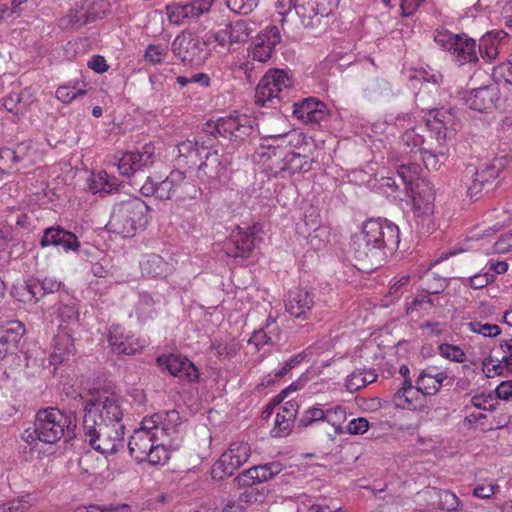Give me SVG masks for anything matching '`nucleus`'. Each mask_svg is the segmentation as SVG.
Masks as SVG:
<instances>
[{
	"label": "nucleus",
	"instance_id": "f257e3e1",
	"mask_svg": "<svg viewBox=\"0 0 512 512\" xmlns=\"http://www.w3.org/2000/svg\"><path fill=\"white\" fill-rule=\"evenodd\" d=\"M400 243L396 224L387 219L367 220L362 231L352 237L351 248L360 269L373 270L393 255Z\"/></svg>",
	"mask_w": 512,
	"mask_h": 512
},
{
	"label": "nucleus",
	"instance_id": "f03ea898",
	"mask_svg": "<svg viewBox=\"0 0 512 512\" xmlns=\"http://www.w3.org/2000/svg\"><path fill=\"white\" fill-rule=\"evenodd\" d=\"M148 205L134 197L114 205L107 223L109 232L122 237H133L148 224Z\"/></svg>",
	"mask_w": 512,
	"mask_h": 512
},
{
	"label": "nucleus",
	"instance_id": "7ed1b4c3",
	"mask_svg": "<svg viewBox=\"0 0 512 512\" xmlns=\"http://www.w3.org/2000/svg\"><path fill=\"white\" fill-rule=\"evenodd\" d=\"M40 441L55 444L60 439L69 443L76 436V418L55 407H48L36 413Z\"/></svg>",
	"mask_w": 512,
	"mask_h": 512
},
{
	"label": "nucleus",
	"instance_id": "20e7f679",
	"mask_svg": "<svg viewBox=\"0 0 512 512\" xmlns=\"http://www.w3.org/2000/svg\"><path fill=\"white\" fill-rule=\"evenodd\" d=\"M203 132L213 137H223L231 142H241L253 132V120L247 115H230L219 118L216 122L208 121Z\"/></svg>",
	"mask_w": 512,
	"mask_h": 512
},
{
	"label": "nucleus",
	"instance_id": "39448f33",
	"mask_svg": "<svg viewBox=\"0 0 512 512\" xmlns=\"http://www.w3.org/2000/svg\"><path fill=\"white\" fill-rule=\"evenodd\" d=\"M94 404L93 407L97 411V417L107 427L111 425L114 428V439H123V425L121 420L123 418V410L120 405L119 398L114 394H109L106 391L92 394L84 401V405Z\"/></svg>",
	"mask_w": 512,
	"mask_h": 512
},
{
	"label": "nucleus",
	"instance_id": "423d86ee",
	"mask_svg": "<svg viewBox=\"0 0 512 512\" xmlns=\"http://www.w3.org/2000/svg\"><path fill=\"white\" fill-rule=\"evenodd\" d=\"M292 85L287 73L283 70H273L267 72L255 89V103L259 106L270 104L276 107L285 97L284 92Z\"/></svg>",
	"mask_w": 512,
	"mask_h": 512
},
{
	"label": "nucleus",
	"instance_id": "0eeeda50",
	"mask_svg": "<svg viewBox=\"0 0 512 512\" xmlns=\"http://www.w3.org/2000/svg\"><path fill=\"white\" fill-rule=\"evenodd\" d=\"M94 404L84 405V417L82 427V437L85 443L91 446V448H101V443H98L102 438L113 440L111 448H117V443L108 432V427L101 421L97 422V411L93 407Z\"/></svg>",
	"mask_w": 512,
	"mask_h": 512
},
{
	"label": "nucleus",
	"instance_id": "6e6552de",
	"mask_svg": "<svg viewBox=\"0 0 512 512\" xmlns=\"http://www.w3.org/2000/svg\"><path fill=\"white\" fill-rule=\"evenodd\" d=\"M256 232V225L248 226L245 229L237 227L224 242L223 250L230 257H249L255 246Z\"/></svg>",
	"mask_w": 512,
	"mask_h": 512
},
{
	"label": "nucleus",
	"instance_id": "1a4fd4ad",
	"mask_svg": "<svg viewBox=\"0 0 512 512\" xmlns=\"http://www.w3.org/2000/svg\"><path fill=\"white\" fill-rule=\"evenodd\" d=\"M301 137L302 134L296 131L266 136L261 145L263 151L259 154L262 158L267 157V160L271 161L268 166L273 169L275 163L286 153L284 148L293 146L295 142L299 143Z\"/></svg>",
	"mask_w": 512,
	"mask_h": 512
},
{
	"label": "nucleus",
	"instance_id": "9d476101",
	"mask_svg": "<svg viewBox=\"0 0 512 512\" xmlns=\"http://www.w3.org/2000/svg\"><path fill=\"white\" fill-rule=\"evenodd\" d=\"M172 51L182 61L197 65L208 56L206 42L198 37L177 36L172 43Z\"/></svg>",
	"mask_w": 512,
	"mask_h": 512
},
{
	"label": "nucleus",
	"instance_id": "9b49d317",
	"mask_svg": "<svg viewBox=\"0 0 512 512\" xmlns=\"http://www.w3.org/2000/svg\"><path fill=\"white\" fill-rule=\"evenodd\" d=\"M108 342L111 349L118 354L132 355L144 348L148 341L127 332L120 325H113L108 332Z\"/></svg>",
	"mask_w": 512,
	"mask_h": 512
},
{
	"label": "nucleus",
	"instance_id": "f8f14e48",
	"mask_svg": "<svg viewBox=\"0 0 512 512\" xmlns=\"http://www.w3.org/2000/svg\"><path fill=\"white\" fill-rule=\"evenodd\" d=\"M506 166L504 158H495L489 163L481 165L474 173L472 184L467 193L471 198L478 199L479 194L486 185L491 184L504 170Z\"/></svg>",
	"mask_w": 512,
	"mask_h": 512
},
{
	"label": "nucleus",
	"instance_id": "ddd939ff",
	"mask_svg": "<svg viewBox=\"0 0 512 512\" xmlns=\"http://www.w3.org/2000/svg\"><path fill=\"white\" fill-rule=\"evenodd\" d=\"M466 105L475 111L489 112L497 106L500 91L497 85L491 84L472 89L464 96Z\"/></svg>",
	"mask_w": 512,
	"mask_h": 512
},
{
	"label": "nucleus",
	"instance_id": "4468645a",
	"mask_svg": "<svg viewBox=\"0 0 512 512\" xmlns=\"http://www.w3.org/2000/svg\"><path fill=\"white\" fill-rule=\"evenodd\" d=\"M249 458L248 450H224L212 466L211 475L216 480H223L233 475Z\"/></svg>",
	"mask_w": 512,
	"mask_h": 512
},
{
	"label": "nucleus",
	"instance_id": "2eb2a0df",
	"mask_svg": "<svg viewBox=\"0 0 512 512\" xmlns=\"http://www.w3.org/2000/svg\"><path fill=\"white\" fill-rule=\"evenodd\" d=\"M281 42V34L277 26H268L254 40L252 58L266 62L271 58L274 48Z\"/></svg>",
	"mask_w": 512,
	"mask_h": 512
},
{
	"label": "nucleus",
	"instance_id": "dca6fc26",
	"mask_svg": "<svg viewBox=\"0 0 512 512\" xmlns=\"http://www.w3.org/2000/svg\"><path fill=\"white\" fill-rule=\"evenodd\" d=\"M313 291L297 288L289 291L285 299L286 311L295 318H306L315 304Z\"/></svg>",
	"mask_w": 512,
	"mask_h": 512
},
{
	"label": "nucleus",
	"instance_id": "f3484780",
	"mask_svg": "<svg viewBox=\"0 0 512 512\" xmlns=\"http://www.w3.org/2000/svg\"><path fill=\"white\" fill-rule=\"evenodd\" d=\"M221 25H225V28L215 34V40L222 46L228 45L231 48L234 45L244 43L251 33L249 23L245 20H237L229 24L220 21L219 26Z\"/></svg>",
	"mask_w": 512,
	"mask_h": 512
},
{
	"label": "nucleus",
	"instance_id": "a211bd4d",
	"mask_svg": "<svg viewBox=\"0 0 512 512\" xmlns=\"http://www.w3.org/2000/svg\"><path fill=\"white\" fill-rule=\"evenodd\" d=\"M283 469V465L279 462H270L251 467L236 477V481L240 486L249 487L257 483L270 480L279 474Z\"/></svg>",
	"mask_w": 512,
	"mask_h": 512
},
{
	"label": "nucleus",
	"instance_id": "6ab92c4d",
	"mask_svg": "<svg viewBox=\"0 0 512 512\" xmlns=\"http://www.w3.org/2000/svg\"><path fill=\"white\" fill-rule=\"evenodd\" d=\"M163 365L172 376L179 378L181 381L194 382L199 378L198 368L184 356L177 354H170L165 358L162 356Z\"/></svg>",
	"mask_w": 512,
	"mask_h": 512
},
{
	"label": "nucleus",
	"instance_id": "aec40b11",
	"mask_svg": "<svg viewBox=\"0 0 512 512\" xmlns=\"http://www.w3.org/2000/svg\"><path fill=\"white\" fill-rule=\"evenodd\" d=\"M25 331L24 324L18 320L0 326V359L17 351Z\"/></svg>",
	"mask_w": 512,
	"mask_h": 512
},
{
	"label": "nucleus",
	"instance_id": "412c9836",
	"mask_svg": "<svg viewBox=\"0 0 512 512\" xmlns=\"http://www.w3.org/2000/svg\"><path fill=\"white\" fill-rule=\"evenodd\" d=\"M159 420L160 417L158 415L144 418L140 428L134 430L128 442V448H134L133 445L142 446L143 448H160L156 444Z\"/></svg>",
	"mask_w": 512,
	"mask_h": 512
},
{
	"label": "nucleus",
	"instance_id": "4be33fe9",
	"mask_svg": "<svg viewBox=\"0 0 512 512\" xmlns=\"http://www.w3.org/2000/svg\"><path fill=\"white\" fill-rule=\"evenodd\" d=\"M119 173L123 176H131L136 171L152 162V152L149 146H145L143 152H126L121 157H115Z\"/></svg>",
	"mask_w": 512,
	"mask_h": 512
},
{
	"label": "nucleus",
	"instance_id": "5701e85b",
	"mask_svg": "<svg viewBox=\"0 0 512 512\" xmlns=\"http://www.w3.org/2000/svg\"><path fill=\"white\" fill-rule=\"evenodd\" d=\"M293 115L305 123L318 124L327 116L326 105L315 98L293 104Z\"/></svg>",
	"mask_w": 512,
	"mask_h": 512
},
{
	"label": "nucleus",
	"instance_id": "b1692460",
	"mask_svg": "<svg viewBox=\"0 0 512 512\" xmlns=\"http://www.w3.org/2000/svg\"><path fill=\"white\" fill-rule=\"evenodd\" d=\"M410 189L414 209L421 214H431L435 200L433 184L429 180L421 178Z\"/></svg>",
	"mask_w": 512,
	"mask_h": 512
},
{
	"label": "nucleus",
	"instance_id": "393cba45",
	"mask_svg": "<svg viewBox=\"0 0 512 512\" xmlns=\"http://www.w3.org/2000/svg\"><path fill=\"white\" fill-rule=\"evenodd\" d=\"M299 404L294 400L285 402L276 414L272 433L275 437H286L290 434L296 421Z\"/></svg>",
	"mask_w": 512,
	"mask_h": 512
},
{
	"label": "nucleus",
	"instance_id": "a878e982",
	"mask_svg": "<svg viewBox=\"0 0 512 512\" xmlns=\"http://www.w3.org/2000/svg\"><path fill=\"white\" fill-rule=\"evenodd\" d=\"M39 158L37 144L32 141H26L16 145L14 149L4 148L0 150V159L11 160L13 163L29 164Z\"/></svg>",
	"mask_w": 512,
	"mask_h": 512
},
{
	"label": "nucleus",
	"instance_id": "bb28decb",
	"mask_svg": "<svg viewBox=\"0 0 512 512\" xmlns=\"http://www.w3.org/2000/svg\"><path fill=\"white\" fill-rule=\"evenodd\" d=\"M446 379L447 374L445 372L438 373L435 367H427L418 375L416 387L423 396H433L438 393Z\"/></svg>",
	"mask_w": 512,
	"mask_h": 512
},
{
	"label": "nucleus",
	"instance_id": "cd10ccee",
	"mask_svg": "<svg viewBox=\"0 0 512 512\" xmlns=\"http://www.w3.org/2000/svg\"><path fill=\"white\" fill-rule=\"evenodd\" d=\"M75 351L74 342L66 328L60 327L53 340V352L50 356V364L57 366L63 363Z\"/></svg>",
	"mask_w": 512,
	"mask_h": 512
},
{
	"label": "nucleus",
	"instance_id": "c85d7f7f",
	"mask_svg": "<svg viewBox=\"0 0 512 512\" xmlns=\"http://www.w3.org/2000/svg\"><path fill=\"white\" fill-rule=\"evenodd\" d=\"M275 174L288 172L293 175L295 173H306L311 170V162L305 156L295 152H286L279 161L275 163Z\"/></svg>",
	"mask_w": 512,
	"mask_h": 512
},
{
	"label": "nucleus",
	"instance_id": "c756f323",
	"mask_svg": "<svg viewBox=\"0 0 512 512\" xmlns=\"http://www.w3.org/2000/svg\"><path fill=\"white\" fill-rule=\"evenodd\" d=\"M226 171L222 164L221 156L217 151H209L205 155V160L198 167L197 176L201 180H216L221 178Z\"/></svg>",
	"mask_w": 512,
	"mask_h": 512
},
{
	"label": "nucleus",
	"instance_id": "7c9ffc66",
	"mask_svg": "<svg viewBox=\"0 0 512 512\" xmlns=\"http://www.w3.org/2000/svg\"><path fill=\"white\" fill-rule=\"evenodd\" d=\"M459 65L473 63L478 60L476 41L466 35H459L451 50Z\"/></svg>",
	"mask_w": 512,
	"mask_h": 512
},
{
	"label": "nucleus",
	"instance_id": "2f4dec72",
	"mask_svg": "<svg viewBox=\"0 0 512 512\" xmlns=\"http://www.w3.org/2000/svg\"><path fill=\"white\" fill-rule=\"evenodd\" d=\"M212 146L213 142L210 138L205 139L204 136H199L194 141L185 140L179 143L173 149V152L177 151L179 160H187L193 156H200L203 150L210 149Z\"/></svg>",
	"mask_w": 512,
	"mask_h": 512
},
{
	"label": "nucleus",
	"instance_id": "473e14b6",
	"mask_svg": "<svg viewBox=\"0 0 512 512\" xmlns=\"http://www.w3.org/2000/svg\"><path fill=\"white\" fill-rule=\"evenodd\" d=\"M376 379L377 374L371 369H355L347 376L345 386L353 393L375 382Z\"/></svg>",
	"mask_w": 512,
	"mask_h": 512
},
{
	"label": "nucleus",
	"instance_id": "72a5a7b5",
	"mask_svg": "<svg viewBox=\"0 0 512 512\" xmlns=\"http://www.w3.org/2000/svg\"><path fill=\"white\" fill-rule=\"evenodd\" d=\"M416 386L412 385V381L403 383L402 387L394 394V402L400 408H415L416 403L419 401V395Z\"/></svg>",
	"mask_w": 512,
	"mask_h": 512
},
{
	"label": "nucleus",
	"instance_id": "f704fd0d",
	"mask_svg": "<svg viewBox=\"0 0 512 512\" xmlns=\"http://www.w3.org/2000/svg\"><path fill=\"white\" fill-rule=\"evenodd\" d=\"M440 90L438 87L430 89L428 85H422L419 92L416 94V103L422 111H427L429 114L437 105L439 101Z\"/></svg>",
	"mask_w": 512,
	"mask_h": 512
},
{
	"label": "nucleus",
	"instance_id": "c9c22d12",
	"mask_svg": "<svg viewBox=\"0 0 512 512\" xmlns=\"http://www.w3.org/2000/svg\"><path fill=\"white\" fill-rule=\"evenodd\" d=\"M82 8L83 0L70 9L69 12L60 20L61 26L63 28H79L90 23V19L86 17L88 15L85 10H82Z\"/></svg>",
	"mask_w": 512,
	"mask_h": 512
},
{
	"label": "nucleus",
	"instance_id": "e433bc0d",
	"mask_svg": "<svg viewBox=\"0 0 512 512\" xmlns=\"http://www.w3.org/2000/svg\"><path fill=\"white\" fill-rule=\"evenodd\" d=\"M117 186V179L114 176H110L105 171H100L92 175L90 190L93 194L110 193Z\"/></svg>",
	"mask_w": 512,
	"mask_h": 512
},
{
	"label": "nucleus",
	"instance_id": "4c0bfd02",
	"mask_svg": "<svg viewBox=\"0 0 512 512\" xmlns=\"http://www.w3.org/2000/svg\"><path fill=\"white\" fill-rule=\"evenodd\" d=\"M441 489L427 487L416 494V503L419 511H431L438 509Z\"/></svg>",
	"mask_w": 512,
	"mask_h": 512
},
{
	"label": "nucleus",
	"instance_id": "58836bf2",
	"mask_svg": "<svg viewBox=\"0 0 512 512\" xmlns=\"http://www.w3.org/2000/svg\"><path fill=\"white\" fill-rule=\"evenodd\" d=\"M166 14L168 21L174 25L183 24L186 19L197 18L188 3L167 5Z\"/></svg>",
	"mask_w": 512,
	"mask_h": 512
},
{
	"label": "nucleus",
	"instance_id": "ea45409f",
	"mask_svg": "<svg viewBox=\"0 0 512 512\" xmlns=\"http://www.w3.org/2000/svg\"><path fill=\"white\" fill-rule=\"evenodd\" d=\"M346 410L342 406H335L325 410V421L333 428L335 434L341 435L346 432L344 423L346 422Z\"/></svg>",
	"mask_w": 512,
	"mask_h": 512
},
{
	"label": "nucleus",
	"instance_id": "a19ab883",
	"mask_svg": "<svg viewBox=\"0 0 512 512\" xmlns=\"http://www.w3.org/2000/svg\"><path fill=\"white\" fill-rule=\"evenodd\" d=\"M312 232L306 233V237L308 239L309 244L311 247L315 250H320L322 247H324L329 231L327 227L321 225L320 221H314L312 227Z\"/></svg>",
	"mask_w": 512,
	"mask_h": 512
},
{
	"label": "nucleus",
	"instance_id": "79ce46f5",
	"mask_svg": "<svg viewBox=\"0 0 512 512\" xmlns=\"http://www.w3.org/2000/svg\"><path fill=\"white\" fill-rule=\"evenodd\" d=\"M84 93L85 90L80 87L79 82L68 83L60 86L56 90V98L64 104H69Z\"/></svg>",
	"mask_w": 512,
	"mask_h": 512
},
{
	"label": "nucleus",
	"instance_id": "37998d69",
	"mask_svg": "<svg viewBox=\"0 0 512 512\" xmlns=\"http://www.w3.org/2000/svg\"><path fill=\"white\" fill-rule=\"evenodd\" d=\"M108 3L105 0H83V8L91 22L104 16L108 9Z\"/></svg>",
	"mask_w": 512,
	"mask_h": 512
},
{
	"label": "nucleus",
	"instance_id": "c03bdc74",
	"mask_svg": "<svg viewBox=\"0 0 512 512\" xmlns=\"http://www.w3.org/2000/svg\"><path fill=\"white\" fill-rule=\"evenodd\" d=\"M420 169L421 167L417 163L402 164L398 167L397 173L404 184L411 188L417 180L421 179L418 178Z\"/></svg>",
	"mask_w": 512,
	"mask_h": 512
},
{
	"label": "nucleus",
	"instance_id": "a18cd8bd",
	"mask_svg": "<svg viewBox=\"0 0 512 512\" xmlns=\"http://www.w3.org/2000/svg\"><path fill=\"white\" fill-rule=\"evenodd\" d=\"M466 326L471 332L480 334L484 337H496L501 333V328L496 324L470 321Z\"/></svg>",
	"mask_w": 512,
	"mask_h": 512
},
{
	"label": "nucleus",
	"instance_id": "49530a36",
	"mask_svg": "<svg viewBox=\"0 0 512 512\" xmlns=\"http://www.w3.org/2000/svg\"><path fill=\"white\" fill-rule=\"evenodd\" d=\"M140 268L143 276L156 277L159 274L160 256L156 254L144 256L140 262Z\"/></svg>",
	"mask_w": 512,
	"mask_h": 512
},
{
	"label": "nucleus",
	"instance_id": "de8ad7c7",
	"mask_svg": "<svg viewBox=\"0 0 512 512\" xmlns=\"http://www.w3.org/2000/svg\"><path fill=\"white\" fill-rule=\"evenodd\" d=\"M402 142L405 146L410 148V151L415 149L422 151V145L424 144V137L422 134L417 132L415 127H411L406 129L404 134L402 135Z\"/></svg>",
	"mask_w": 512,
	"mask_h": 512
},
{
	"label": "nucleus",
	"instance_id": "09e8293b",
	"mask_svg": "<svg viewBox=\"0 0 512 512\" xmlns=\"http://www.w3.org/2000/svg\"><path fill=\"white\" fill-rule=\"evenodd\" d=\"M459 505L460 501L454 493L448 490L440 491L438 509L446 510L447 512H455L458 510Z\"/></svg>",
	"mask_w": 512,
	"mask_h": 512
},
{
	"label": "nucleus",
	"instance_id": "8fccbe9b",
	"mask_svg": "<svg viewBox=\"0 0 512 512\" xmlns=\"http://www.w3.org/2000/svg\"><path fill=\"white\" fill-rule=\"evenodd\" d=\"M63 232V228L60 226H52L48 227L44 230L43 236L40 240V246L42 248L49 247V246H58L61 235Z\"/></svg>",
	"mask_w": 512,
	"mask_h": 512
},
{
	"label": "nucleus",
	"instance_id": "3c124183",
	"mask_svg": "<svg viewBox=\"0 0 512 512\" xmlns=\"http://www.w3.org/2000/svg\"><path fill=\"white\" fill-rule=\"evenodd\" d=\"M258 2L259 0H226V5L234 13L247 15L254 10Z\"/></svg>",
	"mask_w": 512,
	"mask_h": 512
},
{
	"label": "nucleus",
	"instance_id": "603ef678",
	"mask_svg": "<svg viewBox=\"0 0 512 512\" xmlns=\"http://www.w3.org/2000/svg\"><path fill=\"white\" fill-rule=\"evenodd\" d=\"M318 421H325V410L318 407H311L299 418L298 425L307 427Z\"/></svg>",
	"mask_w": 512,
	"mask_h": 512
},
{
	"label": "nucleus",
	"instance_id": "864d4df0",
	"mask_svg": "<svg viewBox=\"0 0 512 512\" xmlns=\"http://www.w3.org/2000/svg\"><path fill=\"white\" fill-rule=\"evenodd\" d=\"M439 354L454 362L461 363L465 360L464 351L459 346L448 343H443L439 346Z\"/></svg>",
	"mask_w": 512,
	"mask_h": 512
},
{
	"label": "nucleus",
	"instance_id": "5fc2aeb1",
	"mask_svg": "<svg viewBox=\"0 0 512 512\" xmlns=\"http://www.w3.org/2000/svg\"><path fill=\"white\" fill-rule=\"evenodd\" d=\"M130 506L127 504H118L110 506H100L91 504L88 506H78L74 512H129Z\"/></svg>",
	"mask_w": 512,
	"mask_h": 512
},
{
	"label": "nucleus",
	"instance_id": "6e6d98bb",
	"mask_svg": "<svg viewBox=\"0 0 512 512\" xmlns=\"http://www.w3.org/2000/svg\"><path fill=\"white\" fill-rule=\"evenodd\" d=\"M32 506L30 495L9 501L4 508V512H29Z\"/></svg>",
	"mask_w": 512,
	"mask_h": 512
},
{
	"label": "nucleus",
	"instance_id": "4d7b16f0",
	"mask_svg": "<svg viewBox=\"0 0 512 512\" xmlns=\"http://www.w3.org/2000/svg\"><path fill=\"white\" fill-rule=\"evenodd\" d=\"M176 82L182 87L187 84H199L201 87H208L210 77L206 73H195L190 76H177Z\"/></svg>",
	"mask_w": 512,
	"mask_h": 512
},
{
	"label": "nucleus",
	"instance_id": "13d9d810",
	"mask_svg": "<svg viewBox=\"0 0 512 512\" xmlns=\"http://www.w3.org/2000/svg\"><path fill=\"white\" fill-rule=\"evenodd\" d=\"M58 317L62 323H74L78 320V310L74 303L63 304L58 308Z\"/></svg>",
	"mask_w": 512,
	"mask_h": 512
},
{
	"label": "nucleus",
	"instance_id": "bf43d9fd",
	"mask_svg": "<svg viewBox=\"0 0 512 512\" xmlns=\"http://www.w3.org/2000/svg\"><path fill=\"white\" fill-rule=\"evenodd\" d=\"M27 0H0L3 6L0 9V19H5L11 14L19 13L22 10V5Z\"/></svg>",
	"mask_w": 512,
	"mask_h": 512
},
{
	"label": "nucleus",
	"instance_id": "052dcab7",
	"mask_svg": "<svg viewBox=\"0 0 512 512\" xmlns=\"http://www.w3.org/2000/svg\"><path fill=\"white\" fill-rule=\"evenodd\" d=\"M61 240L58 246H61L65 251H74L77 252L80 248V242L77 236L65 229H63Z\"/></svg>",
	"mask_w": 512,
	"mask_h": 512
},
{
	"label": "nucleus",
	"instance_id": "680f3d73",
	"mask_svg": "<svg viewBox=\"0 0 512 512\" xmlns=\"http://www.w3.org/2000/svg\"><path fill=\"white\" fill-rule=\"evenodd\" d=\"M249 343L255 344L257 349H260V347L264 345H273L275 344V337L267 334L265 332V329L260 328L259 330H256L253 332L249 339Z\"/></svg>",
	"mask_w": 512,
	"mask_h": 512
},
{
	"label": "nucleus",
	"instance_id": "e2e57ef3",
	"mask_svg": "<svg viewBox=\"0 0 512 512\" xmlns=\"http://www.w3.org/2000/svg\"><path fill=\"white\" fill-rule=\"evenodd\" d=\"M494 280L495 274L490 273L489 271L481 274H476L472 277H469L468 279L469 285L473 289H482L486 287L488 284L494 282Z\"/></svg>",
	"mask_w": 512,
	"mask_h": 512
},
{
	"label": "nucleus",
	"instance_id": "0e129e2a",
	"mask_svg": "<svg viewBox=\"0 0 512 512\" xmlns=\"http://www.w3.org/2000/svg\"><path fill=\"white\" fill-rule=\"evenodd\" d=\"M458 36L459 34H453L447 30H444L438 31L434 37V40L443 48L451 51L454 46V42L457 41Z\"/></svg>",
	"mask_w": 512,
	"mask_h": 512
},
{
	"label": "nucleus",
	"instance_id": "69168bd1",
	"mask_svg": "<svg viewBox=\"0 0 512 512\" xmlns=\"http://www.w3.org/2000/svg\"><path fill=\"white\" fill-rule=\"evenodd\" d=\"M426 118H431L430 124H444L448 125L452 121V115L449 111L439 108H434L429 114L425 115Z\"/></svg>",
	"mask_w": 512,
	"mask_h": 512
},
{
	"label": "nucleus",
	"instance_id": "338daca9",
	"mask_svg": "<svg viewBox=\"0 0 512 512\" xmlns=\"http://www.w3.org/2000/svg\"><path fill=\"white\" fill-rule=\"evenodd\" d=\"M431 118H426V126L430 132L434 135L439 145H443L447 139L448 128L444 124H430Z\"/></svg>",
	"mask_w": 512,
	"mask_h": 512
},
{
	"label": "nucleus",
	"instance_id": "774afa93",
	"mask_svg": "<svg viewBox=\"0 0 512 512\" xmlns=\"http://www.w3.org/2000/svg\"><path fill=\"white\" fill-rule=\"evenodd\" d=\"M369 428V422L366 418L359 417L356 419H353L349 422L347 427L345 428L346 432L348 434H363L365 433Z\"/></svg>",
	"mask_w": 512,
	"mask_h": 512
}]
</instances>
